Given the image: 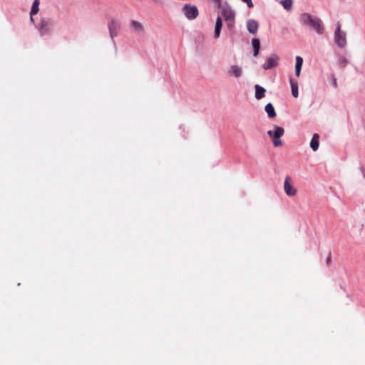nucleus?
Instances as JSON below:
<instances>
[{"label": "nucleus", "mask_w": 365, "mask_h": 365, "mask_svg": "<svg viewBox=\"0 0 365 365\" xmlns=\"http://www.w3.org/2000/svg\"><path fill=\"white\" fill-rule=\"evenodd\" d=\"M292 4H293L292 0H282L281 1V4L287 11H290L292 9Z\"/></svg>", "instance_id": "obj_21"}, {"label": "nucleus", "mask_w": 365, "mask_h": 365, "mask_svg": "<svg viewBox=\"0 0 365 365\" xmlns=\"http://www.w3.org/2000/svg\"><path fill=\"white\" fill-rule=\"evenodd\" d=\"M267 134L271 138L274 147H279L282 145V142L280 140V138L284 134V130L283 128L274 125L273 130H268Z\"/></svg>", "instance_id": "obj_3"}, {"label": "nucleus", "mask_w": 365, "mask_h": 365, "mask_svg": "<svg viewBox=\"0 0 365 365\" xmlns=\"http://www.w3.org/2000/svg\"><path fill=\"white\" fill-rule=\"evenodd\" d=\"M182 11L184 16L189 20L195 19L198 15V9L195 6L187 4L182 8Z\"/></svg>", "instance_id": "obj_4"}, {"label": "nucleus", "mask_w": 365, "mask_h": 365, "mask_svg": "<svg viewBox=\"0 0 365 365\" xmlns=\"http://www.w3.org/2000/svg\"><path fill=\"white\" fill-rule=\"evenodd\" d=\"M130 27L132 31L137 34H143L144 32V28L143 24L137 21L132 20L130 23Z\"/></svg>", "instance_id": "obj_10"}, {"label": "nucleus", "mask_w": 365, "mask_h": 365, "mask_svg": "<svg viewBox=\"0 0 365 365\" xmlns=\"http://www.w3.org/2000/svg\"><path fill=\"white\" fill-rule=\"evenodd\" d=\"M330 260L329 257L327 258V262H328Z\"/></svg>", "instance_id": "obj_28"}, {"label": "nucleus", "mask_w": 365, "mask_h": 365, "mask_svg": "<svg viewBox=\"0 0 365 365\" xmlns=\"http://www.w3.org/2000/svg\"><path fill=\"white\" fill-rule=\"evenodd\" d=\"M222 19H221V17L218 16L216 19L214 37L215 38H219V36L220 35L221 30H222Z\"/></svg>", "instance_id": "obj_13"}, {"label": "nucleus", "mask_w": 365, "mask_h": 365, "mask_svg": "<svg viewBox=\"0 0 365 365\" xmlns=\"http://www.w3.org/2000/svg\"><path fill=\"white\" fill-rule=\"evenodd\" d=\"M31 21H34L33 16H31Z\"/></svg>", "instance_id": "obj_27"}, {"label": "nucleus", "mask_w": 365, "mask_h": 365, "mask_svg": "<svg viewBox=\"0 0 365 365\" xmlns=\"http://www.w3.org/2000/svg\"><path fill=\"white\" fill-rule=\"evenodd\" d=\"M242 68L237 65L232 66L228 71V74L230 76H235L236 78L240 77L242 75Z\"/></svg>", "instance_id": "obj_12"}, {"label": "nucleus", "mask_w": 365, "mask_h": 365, "mask_svg": "<svg viewBox=\"0 0 365 365\" xmlns=\"http://www.w3.org/2000/svg\"><path fill=\"white\" fill-rule=\"evenodd\" d=\"M334 40L336 43L341 48L345 47L346 45V34L341 31V25L337 24V27L334 33Z\"/></svg>", "instance_id": "obj_6"}, {"label": "nucleus", "mask_w": 365, "mask_h": 365, "mask_svg": "<svg viewBox=\"0 0 365 365\" xmlns=\"http://www.w3.org/2000/svg\"><path fill=\"white\" fill-rule=\"evenodd\" d=\"M279 59V56L277 54L274 53L267 58V60L262 65V68L264 70L275 68L278 66Z\"/></svg>", "instance_id": "obj_7"}, {"label": "nucleus", "mask_w": 365, "mask_h": 365, "mask_svg": "<svg viewBox=\"0 0 365 365\" xmlns=\"http://www.w3.org/2000/svg\"><path fill=\"white\" fill-rule=\"evenodd\" d=\"M53 22L50 19H41L36 27L43 35L48 34L52 31Z\"/></svg>", "instance_id": "obj_5"}, {"label": "nucleus", "mask_w": 365, "mask_h": 365, "mask_svg": "<svg viewBox=\"0 0 365 365\" xmlns=\"http://www.w3.org/2000/svg\"><path fill=\"white\" fill-rule=\"evenodd\" d=\"M331 82H332V86H333L334 88H337L338 84H337V81H336V78L332 77Z\"/></svg>", "instance_id": "obj_25"}, {"label": "nucleus", "mask_w": 365, "mask_h": 365, "mask_svg": "<svg viewBox=\"0 0 365 365\" xmlns=\"http://www.w3.org/2000/svg\"><path fill=\"white\" fill-rule=\"evenodd\" d=\"M243 2L246 3L249 8H252L254 6L252 0H242Z\"/></svg>", "instance_id": "obj_23"}, {"label": "nucleus", "mask_w": 365, "mask_h": 365, "mask_svg": "<svg viewBox=\"0 0 365 365\" xmlns=\"http://www.w3.org/2000/svg\"><path fill=\"white\" fill-rule=\"evenodd\" d=\"M108 29L110 33V36L112 39L118 35V31L120 27V23L119 21L116 19H111L108 23Z\"/></svg>", "instance_id": "obj_9"}, {"label": "nucleus", "mask_w": 365, "mask_h": 365, "mask_svg": "<svg viewBox=\"0 0 365 365\" xmlns=\"http://www.w3.org/2000/svg\"><path fill=\"white\" fill-rule=\"evenodd\" d=\"M247 28L251 34H255L259 28L258 22L254 19H249L247 21Z\"/></svg>", "instance_id": "obj_11"}, {"label": "nucleus", "mask_w": 365, "mask_h": 365, "mask_svg": "<svg viewBox=\"0 0 365 365\" xmlns=\"http://www.w3.org/2000/svg\"><path fill=\"white\" fill-rule=\"evenodd\" d=\"M155 3H160V0H152Z\"/></svg>", "instance_id": "obj_26"}, {"label": "nucleus", "mask_w": 365, "mask_h": 365, "mask_svg": "<svg viewBox=\"0 0 365 365\" xmlns=\"http://www.w3.org/2000/svg\"><path fill=\"white\" fill-rule=\"evenodd\" d=\"M264 110L267 112L268 117L269 118H273L276 116V112L271 103H269L265 106Z\"/></svg>", "instance_id": "obj_18"}, {"label": "nucleus", "mask_w": 365, "mask_h": 365, "mask_svg": "<svg viewBox=\"0 0 365 365\" xmlns=\"http://www.w3.org/2000/svg\"><path fill=\"white\" fill-rule=\"evenodd\" d=\"M292 180L289 176H287L284 182V190L285 193L290 197L294 196L297 194V190L292 184Z\"/></svg>", "instance_id": "obj_8"}, {"label": "nucleus", "mask_w": 365, "mask_h": 365, "mask_svg": "<svg viewBox=\"0 0 365 365\" xmlns=\"http://www.w3.org/2000/svg\"><path fill=\"white\" fill-rule=\"evenodd\" d=\"M339 65L341 67H345L348 63L347 59L344 56H340L339 58Z\"/></svg>", "instance_id": "obj_22"}, {"label": "nucleus", "mask_w": 365, "mask_h": 365, "mask_svg": "<svg viewBox=\"0 0 365 365\" xmlns=\"http://www.w3.org/2000/svg\"><path fill=\"white\" fill-rule=\"evenodd\" d=\"M290 86L292 89V94L294 98L298 97V83L297 81H294L292 78L289 80Z\"/></svg>", "instance_id": "obj_19"}, {"label": "nucleus", "mask_w": 365, "mask_h": 365, "mask_svg": "<svg viewBox=\"0 0 365 365\" xmlns=\"http://www.w3.org/2000/svg\"><path fill=\"white\" fill-rule=\"evenodd\" d=\"M302 64H303V58L301 56H297L296 57V65H295V75L297 77H299L300 76V72H301Z\"/></svg>", "instance_id": "obj_16"}, {"label": "nucleus", "mask_w": 365, "mask_h": 365, "mask_svg": "<svg viewBox=\"0 0 365 365\" xmlns=\"http://www.w3.org/2000/svg\"><path fill=\"white\" fill-rule=\"evenodd\" d=\"M252 44L253 47V55L254 56H257L259 52L260 41L258 38H252Z\"/></svg>", "instance_id": "obj_17"}, {"label": "nucleus", "mask_w": 365, "mask_h": 365, "mask_svg": "<svg viewBox=\"0 0 365 365\" xmlns=\"http://www.w3.org/2000/svg\"><path fill=\"white\" fill-rule=\"evenodd\" d=\"M40 0H34L30 11V16L36 15L39 11Z\"/></svg>", "instance_id": "obj_20"}, {"label": "nucleus", "mask_w": 365, "mask_h": 365, "mask_svg": "<svg viewBox=\"0 0 365 365\" xmlns=\"http://www.w3.org/2000/svg\"><path fill=\"white\" fill-rule=\"evenodd\" d=\"M255 98L257 100L262 99V98L264 97V93L266 92V90L263 87L257 84V85H255Z\"/></svg>", "instance_id": "obj_15"}, {"label": "nucleus", "mask_w": 365, "mask_h": 365, "mask_svg": "<svg viewBox=\"0 0 365 365\" xmlns=\"http://www.w3.org/2000/svg\"><path fill=\"white\" fill-rule=\"evenodd\" d=\"M301 23L306 26L315 30L319 34L324 32V27L322 21L317 16H314L308 13H303L300 15Z\"/></svg>", "instance_id": "obj_1"}, {"label": "nucleus", "mask_w": 365, "mask_h": 365, "mask_svg": "<svg viewBox=\"0 0 365 365\" xmlns=\"http://www.w3.org/2000/svg\"><path fill=\"white\" fill-rule=\"evenodd\" d=\"M319 145V135L317 133L314 134L311 142H310V147L314 151H316L318 150Z\"/></svg>", "instance_id": "obj_14"}, {"label": "nucleus", "mask_w": 365, "mask_h": 365, "mask_svg": "<svg viewBox=\"0 0 365 365\" xmlns=\"http://www.w3.org/2000/svg\"><path fill=\"white\" fill-rule=\"evenodd\" d=\"M221 14L226 23L227 28L230 31H232L235 26V11L227 3H225L222 6Z\"/></svg>", "instance_id": "obj_2"}, {"label": "nucleus", "mask_w": 365, "mask_h": 365, "mask_svg": "<svg viewBox=\"0 0 365 365\" xmlns=\"http://www.w3.org/2000/svg\"><path fill=\"white\" fill-rule=\"evenodd\" d=\"M212 1L215 3V4L216 5V6L217 8H221L222 9V6L220 0H212Z\"/></svg>", "instance_id": "obj_24"}]
</instances>
